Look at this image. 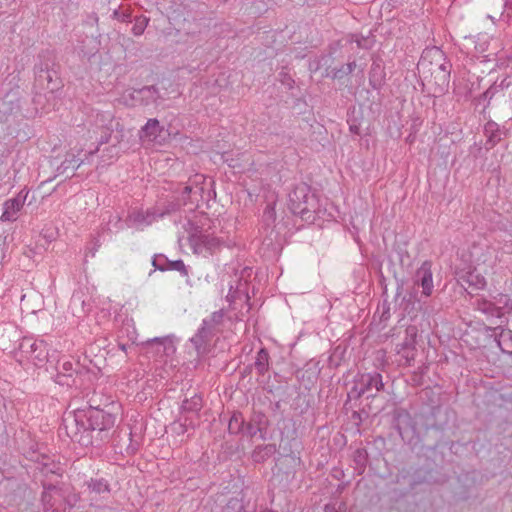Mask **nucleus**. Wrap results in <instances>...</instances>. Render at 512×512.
<instances>
[{"label":"nucleus","mask_w":512,"mask_h":512,"mask_svg":"<svg viewBox=\"0 0 512 512\" xmlns=\"http://www.w3.org/2000/svg\"><path fill=\"white\" fill-rule=\"evenodd\" d=\"M206 182V178L202 174H196L193 179L190 180L189 184H187L182 193V204H187L188 200L191 202L198 201L199 197H202L204 192V184Z\"/></svg>","instance_id":"ddd939ff"},{"label":"nucleus","mask_w":512,"mask_h":512,"mask_svg":"<svg viewBox=\"0 0 512 512\" xmlns=\"http://www.w3.org/2000/svg\"><path fill=\"white\" fill-rule=\"evenodd\" d=\"M254 367L259 375H264L269 369V353L265 348H261L254 362Z\"/></svg>","instance_id":"4be33fe9"},{"label":"nucleus","mask_w":512,"mask_h":512,"mask_svg":"<svg viewBox=\"0 0 512 512\" xmlns=\"http://www.w3.org/2000/svg\"><path fill=\"white\" fill-rule=\"evenodd\" d=\"M54 381L61 386H72L75 383L73 376L69 374L65 375L59 371L57 372Z\"/></svg>","instance_id":"72a5a7b5"},{"label":"nucleus","mask_w":512,"mask_h":512,"mask_svg":"<svg viewBox=\"0 0 512 512\" xmlns=\"http://www.w3.org/2000/svg\"><path fill=\"white\" fill-rule=\"evenodd\" d=\"M202 407V398L194 395L190 399L183 401L182 410L187 412H198Z\"/></svg>","instance_id":"c85d7f7f"},{"label":"nucleus","mask_w":512,"mask_h":512,"mask_svg":"<svg viewBox=\"0 0 512 512\" xmlns=\"http://www.w3.org/2000/svg\"><path fill=\"white\" fill-rule=\"evenodd\" d=\"M489 249L485 244H474L470 249L471 262L480 265L488 260Z\"/></svg>","instance_id":"412c9836"},{"label":"nucleus","mask_w":512,"mask_h":512,"mask_svg":"<svg viewBox=\"0 0 512 512\" xmlns=\"http://www.w3.org/2000/svg\"><path fill=\"white\" fill-rule=\"evenodd\" d=\"M158 215L151 210H147L146 212L135 210L129 215V221L133 226L143 227L151 225L156 219Z\"/></svg>","instance_id":"a211bd4d"},{"label":"nucleus","mask_w":512,"mask_h":512,"mask_svg":"<svg viewBox=\"0 0 512 512\" xmlns=\"http://www.w3.org/2000/svg\"><path fill=\"white\" fill-rule=\"evenodd\" d=\"M507 130H490V134L488 136V141L491 142V146H493L498 140H500L502 135H506Z\"/></svg>","instance_id":"4c0bfd02"},{"label":"nucleus","mask_w":512,"mask_h":512,"mask_svg":"<svg viewBox=\"0 0 512 512\" xmlns=\"http://www.w3.org/2000/svg\"><path fill=\"white\" fill-rule=\"evenodd\" d=\"M167 264H168V259L163 255L157 256L153 260L154 267L161 271L167 270Z\"/></svg>","instance_id":"e433bc0d"},{"label":"nucleus","mask_w":512,"mask_h":512,"mask_svg":"<svg viewBox=\"0 0 512 512\" xmlns=\"http://www.w3.org/2000/svg\"><path fill=\"white\" fill-rule=\"evenodd\" d=\"M77 162L76 168L80 167L82 163H84V160H80L79 162L77 160H74Z\"/></svg>","instance_id":"de8ad7c7"},{"label":"nucleus","mask_w":512,"mask_h":512,"mask_svg":"<svg viewBox=\"0 0 512 512\" xmlns=\"http://www.w3.org/2000/svg\"><path fill=\"white\" fill-rule=\"evenodd\" d=\"M101 117V119H103L105 117V115H97V118Z\"/></svg>","instance_id":"8fccbe9b"},{"label":"nucleus","mask_w":512,"mask_h":512,"mask_svg":"<svg viewBox=\"0 0 512 512\" xmlns=\"http://www.w3.org/2000/svg\"><path fill=\"white\" fill-rule=\"evenodd\" d=\"M315 205V196L310 193L309 186L304 183L297 185L289 193V207L296 215H306L315 209Z\"/></svg>","instance_id":"20e7f679"},{"label":"nucleus","mask_w":512,"mask_h":512,"mask_svg":"<svg viewBox=\"0 0 512 512\" xmlns=\"http://www.w3.org/2000/svg\"><path fill=\"white\" fill-rule=\"evenodd\" d=\"M396 352L404 359L406 365H410L411 361L415 358L416 349L402 350V347L396 346Z\"/></svg>","instance_id":"7c9ffc66"},{"label":"nucleus","mask_w":512,"mask_h":512,"mask_svg":"<svg viewBox=\"0 0 512 512\" xmlns=\"http://www.w3.org/2000/svg\"><path fill=\"white\" fill-rule=\"evenodd\" d=\"M414 284L422 288V294L426 297L431 296L434 288L432 264L430 261H424L416 270L414 275Z\"/></svg>","instance_id":"9b49d317"},{"label":"nucleus","mask_w":512,"mask_h":512,"mask_svg":"<svg viewBox=\"0 0 512 512\" xmlns=\"http://www.w3.org/2000/svg\"><path fill=\"white\" fill-rule=\"evenodd\" d=\"M276 451V446L274 444H267L263 446H258L253 452V458L256 461H262L265 457H269L274 454Z\"/></svg>","instance_id":"bb28decb"},{"label":"nucleus","mask_w":512,"mask_h":512,"mask_svg":"<svg viewBox=\"0 0 512 512\" xmlns=\"http://www.w3.org/2000/svg\"><path fill=\"white\" fill-rule=\"evenodd\" d=\"M41 500L45 511L64 512L62 509L63 502L65 501L63 489L53 485L44 487Z\"/></svg>","instance_id":"9d476101"},{"label":"nucleus","mask_w":512,"mask_h":512,"mask_svg":"<svg viewBox=\"0 0 512 512\" xmlns=\"http://www.w3.org/2000/svg\"><path fill=\"white\" fill-rule=\"evenodd\" d=\"M474 306L476 310L489 317L500 318L503 315V309L501 307L496 306L494 303L483 297L477 298Z\"/></svg>","instance_id":"6ab92c4d"},{"label":"nucleus","mask_w":512,"mask_h":512,"mask_svg":"<svg viewBox=\"0 0 512 512\" xmlns=\"http://www.w3.org/2000/svg\"><path fill=\"white\" fill-rule=\"evenodd\" d=\"M22 357L33 362L35 366L43 365L48 358L47 344L44 340L24 337L19 344Z\"/></svg>","instance_id":"39448f33"},{"label":"nucleus","mask_w":512,"mask_h":512,"mask_svg":"<svg viewBox=\"0 0 512 512\" xmlns=\"http://www.w3.org/2000/svg\"><path fill=\"white\" fill-rule=\"evenodd\" d=\"M245 422L240 413H235L229 420L228 430L231 434L243 432L245 434Z\"/></svg>","instance_id":"a878e982"},{"label":"nucleus","mask_w":512,"mask_h":512,"mask_svg":"<svg viewBox=\"0 0 512 512\" xmlns=\"http://www.w3.org/2000/svg\"><path fill=\"white\" fill-rule=\"evenodd\" d=\"M149 23V19L146 18V17H137L135 19V23L132 27V33L135 35V36H140L144 33L147 25Z\"/></svg>","instance_id":"c756f323"},{"label":"nucleus","mask_w":512,"mask_h":512,"mask_svg":"<svg viewBox=\"0 0 512 512\" xmlns=\"http://www.w3.org/2000/svg\"><path fill=\"white\" fill-rule=\"evenodd\" d=\"M492 330H493V332H494V333H495V335H496L495 340H496V342H497L498 347H499L501 350H504V349L501 347V342H500V339H498V338H497L498 334H497L496 332H497L498 330H500L501 332H500L499 336H500V337H502V336H504V335H505V331H504L501 327H499V326H498V327L493 328Z\"/></svg>","instance_id":"ea45409f"},{"label":"nucleus","mask_w":512,"mask_h":512,"mask_svg":"<svg viewBox=\"0 0 512 512\" xmlns=\"http://www.w3.org/2000/svg\"><path fill=\"white\" fill-rule=\"evenodd\" d=\"M216 332L209 327L201 324L197 333L190 339L194 345L197 355H203L208 351L209 344Z\"/></svg>","instance_id":"2eb2a0df"},{"label":"nucleus","mask_w":512,"mask_h":512,"mask_svg":"<svg viewBox=\"0 0 512 512\" xmlns=\"http://www.w3.org/2000/svg\"><path fill=\"white\" fill-rule=\"evenodd\" d=\"M272 211H273V208H272V207H270V206H267V209H266V211H265V214H268L269 216H271V215H272Z\"/></svg>","instance_id":"49530a36"},{"label":"nucleus","mask_w":512,"mask_h":512,"mask_svg":"<svg viewBox=\"0 0 512 512\" xmlns=\"http://www.w3.org/2000/svg\"><path fill=\"white\" fill-rule=\"evenodd\" d=\"M224 313L222 310L213 312L209 317L203 319L202 324L214 330L216 333L223 322Z\"/></svg>","instance_id":"393cba45"},{"label":"nucleus","mask_w":512,"mask_h":512,"mask_svg":"<svg viewBox=\"0 0 512 512\" xmlns=\"http://www.w3.org/2000/svg\"><path fill=\"white\" fill-rule=\"evenodd\" d=\"M95 125H96V126H98L99 128H104V125H100V124L98 123V121L95 123Z\"/></svg>","instance_id":"09e8293b"},{"label":"nucleus","mask_w":512,"mask_h":512,"mask_svg":"<svg viewBox=\"0 0 512 512\" xmlns=\"http://www.w3.org/2000/svg\"><path fill=\"white\" fill-rule=\"evenodd\" d=\"M222 512H253L248 510L244 501L239 498H232L228 501Z\"/></svg>","instance_id":"cd10ccee"},{"label":"nucleus","mask_w":512,"mask_h":512,"mask_svg":"<svg viewBox=\"0 0 512 512\" xmlns=\"http://www.w3.org/2000/svg\"><path fill=\"white\" fill-rule=\"evenodd\" d=\"M161 131L162 130H159V132H161ZM157 132H158V130H148V129L140 130L139 138L143 142L152 141V140L156 139Z\"/></svg>","instance_id":"c9c22d12"},{"label":"nucleus","mask_w":512,"mask_h":512,"mask_svg":"<svg viewBox=\"0 0 512 512\" xmlns=\"http://www.w3.org/2000/svg\"><path fill=\"white\" fill-rule=\"evenodd\" d=\"M73 420L76 424L81 421L84 430L99 432L108 430L115 424L114 415L93 407H90L86 413L80 411L75 413Z\"/></svg>","instance_id":"f03ea898"},{"label":"nucleus","mask_w":512,"mask_h":512,"mask_svg":"<svg viewBox=\"0 0 512 512\" xmlns=\"http://www.w3.org/2000/svg\"><path fill=\"white\" fill-rule=\"evenodd\" d=\"M356 67V63L353 61V62H349L347 63L345 66H342L341 69L337 70L335 73H334V77L336 78H341L343 77L344 75H348L350 73L353 72V70L355 69Z\"/></svg>","instance_id":"f704fd0d"},{"label":"nucleus","mask_w":512,"mask_h":512,"mask_svg":"<svg viewBox=\"0 0 512 512\" xmlns=\"http://www.w3.org/2000/svg\"><path fill=\"white\" fill-rule=\"evenodd\" d=\"M252 269L245 267L239 276L230 283L229 292L226 296L230 303H235L237 300L248 301V278L251 276Z\"/></svg>","instance_id":"6e6552de"},{"label":"nucleus","mask_w":512,"mask_h":512,"mask_svg":"<svg viewBox=\"0 0 512 512\" xmlns=\"http://www.w3.org/2000/svg\"><path fill=\"white\" fill-rule=\"evenodd\" d=\"M269 420L263 413H254L249 423L245 426V434L254 437L259 434L261 440L267 439Z\"/></svg>","instance_id":"4468645a"},{"label":"nucleus","mask_w":512,"mask_h":512,"mask_svg":"<svg viewBox=\"0 0 512 512\" xmlns=\"http://www.w3.org/2000/svg\"><path fill=\"white\" fill-rule=\"evenodd\" d=\"M84 486L86 487L85 492L88 493L91 506H95L99 499H107L111 492L110 483L104 478L91 477L84 482Z\"/></svg>","instance_id":"1a4fd4ad"},{"label":"nucleus","mask_w":512,"mask_h":512,"mask_svg":"<svg viewBox=\"0 0 512 512\" xmlns=\"http://www.w3.org/2000/svg\"><path fill=\"white\" fill-rule=\"evenodd\" d=\"M41 58L42 60L35 67L36 83L49 94H53L61 87L59 65L55 62L54 56L48 52L41 55Z\"/></svg>","instance_id":"f257e3e1"},{"label":"nucleus","mask_w":512,"mask_h":512,"mask_svg":"<svg viewBox=\"0 0 512 512\" xmlns=\"http://www.w3.org/2000/svg\"><path fill=\"white\" fill-rule=\"evenodd\" d=\"M189 244L195 254L206 255L219 249L221 241L207 232L196 229L189 237Z\"/></svg>","instance_id":"0eeeda50"},{"label":"nucleus","mask_w":512,"mask_h":512,"mask_svg":"<svg viewBox=\"0 0 512 512\" xmlns=\"http://www.w3.org/2000/svg\"><path fill=\"white\" fill-rule=\"evenodd\" d=\"M154 87H144L139 90H127L123 93L120 101L125 105L134 106L143 99V96L150 94Z\"/></svg>","instance_id":"aec40b11"},{"label":"nucleus","mask_w":512,"mask_h":512,"mask_svg":"<svg viewBox=\"0 0 512 512\" xmlns=\"http://www.w3.org/2000/svg\"><path fill=\"white\" fill-rule=\"evenodd\" d=\"M167 270L178 271L183 276L187 275V269L182 260H175V261L168 260Z\"/></svg>","instance_id":"473e14b6"},{"label":"nucleus","mask_w":512,"mask_h":512,"mask_svg":"<svg viewBox=\"0 0 512 512\" xmlns=\"http://www.w3.org/2000/svg\"><path fill=\"white\" fill-rule=\"evenodd\" d=\"M127 326H129V325L127 324ZM128 328H129V327H127V329H128ZM127 335H128V337H129V339L132 341V343H134V342L136 341V332H135V330H133L132 332H129V331L127 330Z\"/></svg>","instance_id":"79ce46f5"},{"label":"nucleus","mask_w":512,"mask_h":512,"mask_svg":"<svg viewBox=\"0 0 512 512\" xmlns=\"http://www.w3.org/2000/svg\"><path fill=\"white\" fill-rule=\"evenodd\" d=\"M355 42L359 48L369 49L371 47V40L367 38H356Z\"/></svg>","instance_id":"58836bf2"},{"label":"nucleus","mask_w":512,"mask_h":512,"mask_svg":"<svg viewBox=\"0 0 512 512\" xmlns=\"http://www.w3.org/2000/svg\"><path fill=\"white\" fill-rule=\"evenodd\" d=\"M70 309L73 315L83 317L91 310V304L88 297H85L81 291L73 293L70 300Z\"/></svg>","instance_id":"f3484780"},{"label":"nucleus","mask_w":512,"mask_h":512,"mask_svg":"<svg viewBox=\"0 0 512 512\" xmlns=\"http://www.w3.org/2000/svg\"><path fill=\"white\" fill-rule=\"evenodd\" d=\"M416 337H417V328L415 326H409L405 330V337L402 343L397 346L402 347V350L405 349H416Z\"/></svg>","instance_id":"b1692460"},{"label":"nucleus","mask_w":512,"mask_h":512,"mask_svg":"<svg viewBox=\"0 0 512 512\" xmlns=\"http://www.w3.org/2000/svg\"><path fill=\"white\" fill-rule=\"evenodd\" d=\"M73 501L76 502L77 501V496H74L73 497Z\"/></svg>","instance_id":"3c124183"},{"label":"nucleus","mask_w":512,"mask_h":512,"mask_svg":"<svg viewBox=\"0 0 512 512\" xmlns=\"http://www.w3.org/2000/svg\"><path fill=\"white\" fill-rule=\"evenodd\" d=\"M141 345L147 357L154 358L155 360L170 357L176 352V346L170 336L148 339Z\"/></svg>","instance_id":"423d86ee"},{"label":"nucleus","mask_w":512,"mask_h":512,"mask_svg":"<svg viewBox=\"0 0 512 512\" xmlns=\"http://www.w3.org/2000/svg\"><path fill=\"white\" fill-rule=\"evenodd\" d=\"M504 8L512 12V0H504Z\"/></svg>","instance_id":"37998d69"},{"label":"nucleus","mask_w":512,"mask_h":512,"mask_svg":"<svg viewBox=\"0 0 512 512\" xmlns=\"http://www.w3.org/2000/svg\"><path fill=\"white\" fill-rule=\"evenodd\" d=\"M28 191L21 190L14 198L8 199L3 204L2 221H15L20 210L26 201Z\"/></svg>","instance_id":"f8f14e48"},{"label":"nucleus","mask_w":512,"mask_h":512,"mask_svg":"<svg viewBox=\"0 0 512 512\" xmlns=\"http://www.w3.org/2000/svg\"><path fill=\"white\" fill-rule=\"evenodd\" d=\"M383 388L384 383L381 374L377 372L364 373L355 377L353 387L348 395L354 398H359L363 395L374 397L376 393L383 390Z\"/></svg>","instance_id":"7ed1b4c3"},{"label":"nucleus","mask_w":512,"mask_h":512,"mask_svg":"<svg viewBox=\"0 0 512 512\" xmlns=\"http://www.w3.org/2000/svg\"><path fill=\"white\" fill-rule=\"evenodd\" d=\"M118 346H119V348H120L122 351H124V352H127V349H128V347H129V346H128L127 344H125V343H119V345H118Z\"/></svg>","instance_id":"a18cd8bd"},{"label":"nucleus","mask_w":512,"mask_h":512,"mask_svg":"<svg viewBox=\"0 0 512 512\" xmlns=\"http://www.w3.org/2000/svg\"><path fill=\"white\" fill-rule=\"evenodd\" d=\"M77 367H79L78 363H73L71 361H64L61 363L58 367V371L65 374V375H71L77 371Z\"/></svg>","instance_id":"2f4dec72"},{"label":"nucleus","mask_w":512,"mask_h":512,"mask_svg":"<svg viewBox=\"0 0 512 512\" xmlns=\"http://www.w3.org/2000/svg\"><path fill=\"white\" fill-rule=\"evenodd\" d=\"M464 281L471 287L481 290L486 286V280L483 275L476 270L470 271L464 277Z\"/></svg>","instance_id":"5701e85b"},{"label":"nucleus","mask_w":512,"mask_h":512,"mask_svg":"<svg viewBox=\"0 0 512 512\" xmlns=\"http://www.w3.org/2000/svg\"><path fill=\"white\" fill-rule=\"evenodd\" d=\"M493 94H494L493 89L490 88L486 92H484L483 96H484V98L491 99L493 97Z\"/></svg>","instance_id":"c03bdc74"},{"label":"nucleus","mask_w":512,"mask_h":512,"mask_svg":"<svg viewBox=\"0 0 512 512\" xmlns=\"http://www.w3.org/2000/svg\"><path fill=\"white\" fill-rule=\"evenodd\" d=\"M427 57H431L437 64V69L442 73V79L447 80L450 74V64L445 61L444 54L440 49H433L426 52L420 59L418 66H425Z\"/></svg>","instance_id":"dca6fc26"},{"label":"nucleus","mask_w":512,"mask_h":512,"mask_svg":"<svg viewBox=\"0 0 512 512\" xmlns=\"http://www.w3.org/2000/svg\"><path fill=\"white\" fill-rule=\"evenodd\" d=\"M159 125V121L156 118L149 119L144 126L141 128H156Z\"/></svg>","instance_id":"a19ab883"}]
</instances>
